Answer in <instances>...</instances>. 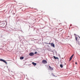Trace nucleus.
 <instances>
[{
    "label": "nucleus",
    "instance_id": "f257e3e1",
    "mask_svg": "<svg viewBox=\"0 0 80 80\" xmlns=\"http://www.w3.org/2000/svg\"><path fill=\"white\" fill-rule=\"evenodd\" d=\"M1 27L4 28L5 27V22H3L1 24Z\"/></svg>",
    "mask_w": 80,
    "mask_h": 80
},
{
    "label": "nucleus",
    "instance_id": "f03ea898",
    "mask_svg": "<svg viewBox=\"0 0 80 80\" xmlns=\"http://www.w3.org/2000/svg\"><path fill=\"white\" fill-rule=\"evenodd\" d=\"M42 62L43 64H45L47 63V61L46 60H43L42 61Z\"/></svg>",
    "mask_w": 80,
    "mask_h": 80
},
{
    "label": "nucleus",
    "instance_id": "7ed1b4c3",
    "mask_svg": "<svg viewBox=\"0 0 80 80\" xmlns=\"http://www.w3.org/2000/svg\"><path fill=\"white\" fill-rule=\"evenodd\" d=\"M0 61H1V62H4V63H6V64H7V62H6V61L4 60H3L2 59H1Z\"/></svg>",
    "mask_w": 80,
    "mask_h": 80
},
{
    "label": "nucleus",
    "instance_id": "20e7f679",
    "mask_svg": "<svg viewBox=\"0 0 80 80\" xmlns=\"http://www.w3.org/2000/svg\"><path fill=\"white\" fill-rule=\"evenodd\" d=\"M29 55L30 56H33L34 55V53L33 52H30Z\"/></svg>",
    "mask_w": 80,
    "mask_h": 80
},
{
    "label": "nucleus",
    "instance_id": "39448f33",
    "mask_svg": "<svg viewBox=\"0 0 80 80\" xmlns=\"http://www.w3.org/2000/svg\"><path fill=\"white\" fill-rule=\"evenodd\" d=\"M51 45L52 47H53L54 48H55V45L53 43H51Z\"/></svg>",
    "mask_w": 80,
    "mask_h": 80
},
{
    "label": "nucleus",
    "instance_id": "423d86ee",
    "mask_svg": "<svg viewBox=\"0 0 80 80\" xmlns=\"http://www.w3.org/2000/svg\"><path fill=\"white\" fill-rule=\"evenodd\" d=\"M74 55V54H72L71 57L70 58V61L72 59V58H73V57Z\"/></svg>",
    "mask_w": 80,
    "mask_h": 80
},
{
    "label": "nucleus",
    "instance_id": "0eeeda50",
    "mask_svg": "<svg viewBox=\"0 0 80 80\" xmlns=\"http://www.w3.org/2000/svg\"><path fill=\"white\" fill-rule=\"evenodd\" d=\"M32 63L34 66H35L36 65H37V63L34 62H32Z\"/></svg>",
    "mask_w": 80,
    "mask_h": 80
},
{
    "label": "nucleus",
    "instance_id": "6e6552de",
    "mask_svg": "<svg viewBox=\"0 0 80 80\" xmlns=\"http://www.w3.org/2000/svg\"><path fill=\"white\" fill-rule=\"evenodd\" d=\"M53 58H54V59H57V60H58V57H56L55 56H53Z\"/></svg>",
    "mask_w": 80,
    "mask_h": 80
},
{
    "label": "nucleus",
    "instance_id": "1a4fd4ad",
    "mask_svg": "<svg viewBox=\"0 0 80 80\" xmlns=\"http://www.w3.org/2000/svg\"><path fill=\"white\" fill-rule=\"evenodd\" d=\"M49 68H50V70H53V68H52V67H50V66H49Z\"/></svg>",
    "mask_w": 80,
    "mask_h": 80
},
{
    "label": "nucleus",
    "instance_id": "9d476101",
    "mask_svg": "<svg viewBox=\"0 0 80 80\" xmlns=\"http://www.w3.org/2000/svg\"><path fill=\"white\" fill-rule=\"evenodd\" d=\"M23 57H21L20 58L21 60H23Z\"/></svg>",
    "mask_w": 80,
    "mask_h": 80
},
{
    "label": "nucleus",
    "instance_id": "9b49d317",
    "mask_svg": "<svg viewBox=\"0 0 80 80\" xmlns=\"http://www.w3.org/2000/svg\"><path fill=\"white\" fill-rule=\"evenodd\" d=\"M60 67H61V68H62L63 67V65L62 64L60 65Z\"/></svg>",
    "mask_w": 80,
    "mask_h": 80
},
{
    "label": "nucleus",
    "instance_id": "f8f14e48",
    "mask_svg": "<svg viewBox=\"0 0 80 80\" xmlns=\"http://www.w3.org/2000/svg\"><path fill=\"white\" fill-rule=\"evenodd\" d=\"M75 38H76V41H77V37H76Z\"/></svg>",
    "mask_w": 80,
    "mask_h": 80
},
{
    "label": "nucleus",
    "instance_id": "ddd939ff",
    "mask_svg": "<svg viewBox=\"0 0 80 80\" xmlns=\"http://www.w3.org/2000/svg\"><path fill=\"white\" fill-rule=\"evenodd\" d=\"M34 53H35V54H36L37 53V52H35Z\"/></svg>",
    "mask_w": 80,
    "mask_h": 80
},
{
    "label": "nucleus",
    "instance_id": "4468645a",
    "mask_svg": "<svg viewBox=\"0 0 80 80\" xmlns=\"http://www.w3.org/2000/svg\"><path fill=\"white\" fill-rule=\"evenodd\" d=\"M75 64L76 65H77V62H75Z\"/></svg>",
    "mask_w": 80,
    "mask_h": 80
},
{
    "label": "nucleus",
    "instance_id": "2eb2a0df",
    "mask_svg": "<svg viewBox=\"0 0 80 80\" xmlns=\"http://www.w3.org/2000/svg\"><path fill=\"white\" fill-rule=\"evenodd\" d=\"M15 13H13V15H15Z\"/></svg>",
    "mask_w": 80,
    "mask_h": 80
}]
</instances>
